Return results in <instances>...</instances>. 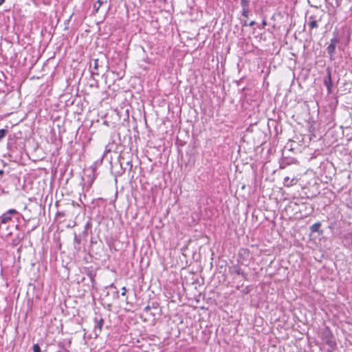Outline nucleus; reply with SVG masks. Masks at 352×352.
<instances>
[{
	"mask_svg": "<svg viewBox=\"0 0 352 352\" xmlns=\"http://www.w3.org/2000/svg\"><path fill=\"white\" fill-rule=\"evenodd\" d=\"M57 216L58 217H64L65 214H64V212H58Z\"/></svg>",
	"mask_w": 352,
	"mask_h": 352,
	"instance_id": "dca6fc26",
	"label": "nucleus"
},
{
	"mask_svg": "<svg viewBox=\"0 0 352 352\" xmlns=\"http://www.w3.org/2000/svg\"><path fill=\"white\" fill-rule=\"evenodd\" d=\"M122 292L121 295H122V296H126V287H123L122 288Z\"/></svg>",
	"mask_w": 352,
	"mask_h": 352,
	"instance_id": "2eb2a0df",
	"label": "nucleus"
},
{
	"mask_svg": "<svg viewBox=\"0 0 352 352\" xmlns=\"http://www.w3.org/2000/svg\"><path fill=\"white\" fill-rule=\"evenodd\" d=\"M12 219V217L7 212L4 213L0 217V221L1 223H6Z\"/></svg>",
	"mask_w": 352,
	"mask_h": 352,
	"instance_id": "0eeeda50",
	"label": "nucleus"
},
{
	"mask_svg": "<svg viewBox=\"0 0 352 352\" xmlns=\"http://www.w3.org/2000/svg\"><path fill=\"white\" fill-rule=\"evenodd\" d=\"M110 287H113V288H115V289L116 288V287H115V285H114V284H113V283H112V284L110 285Z\"/></svg>",
	"mask_w": 352,
	"mask_h": 352,
	"instance_id": "4be33fe9",
	"label": "nucleus"
},
{
	"mask_svg": "<svg viewBox=\"0 0 352 352\" xmlns=\"http://www.w3.org/2000/svg\"><path fill=\"white\" fill-rule=\"evenodd\" d=\"M322 224L320 222H316L314 224H313L311 227H310V230L311 232H320V233H322V231L320 230V228L321 227Z\"/></svg>",
	"mask_w": 352,
	"mask_h": 352,
	"instance_id": "39448f33",
	"label": "nucleus"
},
{
	"mask_svg": "<svg viewBox=\"0 0 352 352\" xmlns=\"http://www.w3.org/2000/svg\"><path fill=\"white\" fill-rule=\"evenodd\" d=\"M246 25H248L247 24V21H245L244 22L243 26H246Z\"/></svg>",
	"mask_w": 352,
	"mask_h": 352,
	"instance_id": "5701e85b",
	"label": "nucleus"
},
{
	"mask_svg": "<svg viewBox=\"0 0 352 352\" xmlns=\"http://www.w3.org/2000/svg\"><path fill=\"white\" fill-rule=\"evenodd\" d=\"M262 24H263V26H265V25H267V23H266V21L264 20V21H263Z\"/></svg>",
	"mask_w": 352,
	"mask_h": 352,
	"instance_id": "6ab92c4d",
	"label": "nucleus"
},
{
	"mask_svg": "<svg viewBox=\"0 0 352 352\" xmlns=\"http://www.w3.org/2000/svg\"><path fill=\"white\" fill-rule=\"evenodd\" d=\"M150 309H151V307L149 306H146L144 308V311H146V312H148Z\"/></svg>",
	"mask_w": 352,
	"mask_h": 352,
	"instance_id": "f3484780",
	"label": "nucleus"
},
{
	"mask_svg": "<svg viewBox=\"0 0 352 352\" xmlns=\"http://www.w3.org/2000/svg\"><path fill=\"white\" fill-rule=\"evenodd\" d=\"M231 274H236L237 275L245 277L246 274L237 265H233L229 269Z\"/></svg>",
	"mask_w": 352,
	"mask_h": 352,
	"instance_id": "7ed1b4c3",
	"label": "nucleus"
},
{
	"mask_svg": "<svg viewBox=\"0 0 352 352\" xmlns=\"http://www.w3.org/2000/svg\"><path fill=\"white\" fill-rule=\"evenodd\" d=\"M296 182L297 180L296 178L290 179L289 177H285L283 180V184L285 186L289 187L294 185Z\"/></svg>",
	"mask_w": 352,
	"mask_h": 352,
	"instance_id": "20e7f679",
	"label": "nucleus"
},
{
	"mask_svg": "<svg viewBox=\"0 0 352 352\" xmlns=\"http://www.w3.org/2000/svg\"><path fill=\"white\" fill-rule=\"evenodd\" d=\"M7 129H0V140H2L8 133Z\"/></svg>",
	"mask_w": 352,
	"mask_h": 352,
	"instance_id": "f8f14e48",
	"label": "nucleus"
},
{
	"mask_svg": "<svg viewBox=\"0 0 352 352\" xmlns=\"http://www.w3.org/2000/svg\"><path fill=\"white\" fill-rule=\"evenodd\" d=\"M94 320L96 322L95 333H96V335H98V331L99 333H100L102 331V328L103 324H104V320L102 318H100V319L95 318Z\"/></svg>",
	"mask_w": 352,
	"mask_h": 352,
	"instance_id": "f03ea898",
	"label": "nucleus"
},
{
	"mask_svg": "<svg viewBox=\"0 0 352 352\" xmlns=\"http://www.w3.org/2000/svg\"><path fill=\"white\" fill-rule=\"evenodd\" d=\"M11 217L12 214H17L18 212L15 209H10L6 212Z\"/></svg>",
	"mask_w": 352,
	"mask_h": 352,
	"instance_id": "4468645a",
	"label": "nucleus"
},
{
	"mask_svg": "<svg viewBox=\"0 0 352 352\" xmlns=\"http://www.w3.org/2000/svg\"><path fill=\"white\" fill-rule=\"evenodd\" d=\"M324 84L328 89V91L331 92V89L333 84H332L330 73H329L327 78L324 79Z\"/></svg>",
	"mask_w": 352,
	"mask_h": 352,
	"instance_id": "423d86ee",
	"label": "nucleus"
},
{
	"mask_svg": "<svg viewBox=\"0 0 352 352\" xmlns=\"http://www.w3.org/2000/svg\"><path fill=\"white\" fill-rule=\"evenodd\" d=\"M250 0H241V6L242 8H249Z\"/></svg>",
	"mask_w": 352,
	"mask_h": 352,
	"instance_id": "9d476101",
	"label": "nucleus"
},
{
	"mask_svg": "<svg viewBox=\"0 0 352 352\" xmlns=\"http://www.w3.org/2000/svg\"><path fill=\"white\" fill-rule=\"evenodd\" d=\"M254 24H255V22H254V21H251V22L248 24V25L252 27V26H253Z\"/></svg>",
	"mask_w": 352,
	"mask_h": 352,
	"instance_id": "a211bd4d",
	"label": "nucleus"
},
{
	"mask_svg": "<svg viewBox=\"0 0 352 352\" xmlns=\"http://www.w3.org/2000/svg\"><path fill=\"white\" fill-rule=\"evenodd\" d=\"M117 297L118 298V292H116Z\"/></svg>",
	"mask_w": 352,
	"mask_h": 352,
	"instance_id": "b1692460",
	"label": "nucleus"
},
{
	"mask_svg": "<svg viewBox=\"0 0 352 352\" xmlns=\"http://www.w3.org/2000/svg\"><path fill=\"white\" fill-rule=\"evenodd\" d=\"M336 43H337L336 39H335V38L331 39V43L329 45V46L327 48V52L331 56V59H332V56L335 53Z\"/></svg>",
	"mask_w": 352,
	"mask_h": 352,
	"instance_id": "f257e3e1",
	"label": "nucleus"
},
{
	"mask_svg": "<svg viewBox=\"0 0 352 352\" xmlns=\"http://www.w3.org/2000/svg\"><path fill=\"white\" fill-rule=\"evenodd\" d=\"M309 19L311 20L308 23V25L311 29L317 28L318 27V23L314 19V16H311Z\"/></svg>",
	"mask_w": 352,
	"mask_h": 352,
	"instance_id": "6e6552de",
	"label": "nucleus"
},
{
	"mask_svg": "<svg viewBox=\"0 0 352 352\" xmlns=\"http://www.w3.org/2000/svg\"><path fill=\"white\" fill-rule=\"evenodd\" d=\"M5 2V0H0V6H1Z\"/></svg>",
	"mask_w": 352,
	"mask_h": 352,
	"instance_id": "aec40b11",
	"label": "nucleus"
},
{
	"mask_svg": "<svg viewBox=\"0 0 352 352\" xmlns=\"http://www.w3.org/2000/svg\"><path fill=\"white\" fill-rule=\"evenodd\" d=\"M98 60L95 59L94 60V67L91 70V74L92 75H98Z\"/></svg>",
	"mask_w": 352,
	"mask_h": 352,
	"instance_id": "1a4fd4ad",
	"label": "nucleus"
},
{
	"mask_svg": "<svg viewBox=\"0 0 352 352\" xmlns=\"http://www.w3.org/2000/svg\"><path fill=\"white\" fill-rule=\"evenodd\" d=\"M4 173V171L3 170H0V175H2Z\"/></svg>",
	"mask_w": 352,
	"mask_h": 352,
	"instance_id": "412c9836",
	"label": "nucleus"
},
{
	"mask_svg": "<svg viewBox=\"0 0 352 352\" xmlns=\"http://www.w3.org/2000/svg\"><path fill=\"white\" fill-rule=\"evenodd\" d=\"M248 13H249V8H242V15L245 18L247 19L248 17Z\"/></svg>",
	"mask_w": 352,
	"mask_h": 352,
	"instance_id": "9b49d317",
	"label": "nucleus"
},
{
	"mask_svg": "<svg viewBox=\"0 0 352 352\" xmlns=\"http://www.w3.org/2000/svg\"><path fill=\"white\" fill-rule=\"evenodd\" d=\"M33 352H41V348L38 344H34L32 346Z\"/></svg>",
	"mask_w": 352,
	"mask_h": 352,
	"instance_id": "ddd939ff",
	"label": "nucleus"
}]
</instances>
